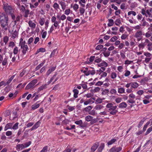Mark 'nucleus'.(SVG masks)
<instances>
[{
	"mask_svg": "<svg viewBox=\"0 0 152 152\" xmlns=\"http://www.w3.org/2000/svg\"><path fill=\"white\" fill-rule=\"evenodd\" d=\"M8 15L5 13H0V24L2 31L5 32L9 28Z\"/></svg>",
	"mask_w": 152,
	"mask_h": 152,
	"instance_id": "f257e3e1",
	"label": "nucleus"
},
{
	"mask_svg": "<svg viewBox=\"0 0 152 152\" xmlns=\"http://www.w3.org/2000/svg\"><path fill=\"white\" fill-rule=\"evenodd\" d=\"M106 107L108 108V111L112 115H115L118 112V110H116L117 106L115 105L113 106V104L111 102L108 103L106 105Z\"/></svg>",
	"mask_w": 152,
	"mask_h": 152,
	"instance_id": "f03ea898",
	"label": "nucleus"
},
{
	"mask_svg": "<svg viewBox=\"0 0 152 152\" xmlns=\"http://www.w3.org/2000/svg\"><path fill=\"white\" fill-rule=\"evenodd\" d=\"M3 9L6 12V14L12 13L14 12L13 9L12 7L7 3L3 4Z\"/></svg>",
	"mask_w": 152,
	"mask_h": 152,
	"instance_id": "7ed1b4c3",
	"label": "nucleus"
},
{
	"mask_svg": "<svg viewBox=\"0 0 152 152\" xmlns=\"http://www.w3.org/2000/svg\"><path fill=\"white\" fill-rule=\"evenodd\" d=\"M142 35H144V33L142 31L140 30H138L135 33L134 37L137 39V41H139L142 39Z\"/></svg>",
	"mask_w": 152,
	"mask_h": 152,
	"instance_id": "20e7f679",
	"label": "nucleus"
},
{
	"mask_svg": "<svg viewBox=\"0 0 152 152\" xmlns=\"http://www.w3.org/2000/svg\"><path fill=\"white\" fill-rule=\"evenodd\" d=\"M37 82V79H35L31 81L25 87V90H28L34 88V85Z\"/></svg>",
	"mask_w": 152,
	"mask_h": 152,
	"instance_id": "39448f33",
	"label": "nucleus"
},
{
	"mask_svg": "<svg viewBox=\"0 0 152 152\" xmlns=\"http://www.w3.org/2000/svg\"><path fill=\"white\" fill-rule=\"evenodd\" d=\"M20 48L22 49V53L23 55H25L26 53L29 50L28 48L27 45L25 44L24 43H23L20 46Z\"/></svg>",
	"mask_w": 152,
	"mask_h": 152,
	"instance_id": "423d86ee",
	"label": "nucleus"
},
{
	"mask_svg": "<svg viewBox=\"0 0 152 152\" xmlns=\"http://www.w3.org/2000/svg\"><path fill=\"white\" fill-rule=\"evenodd\" d=\"M129 100H128V102L130 103L133 104L135 102V99L136 96L133 93L130 94L128 96Z\"/></svg>",
	"mask_w": 152,
	"mask_h": 152,
	"instance_id": "0eeeda50",
	"label": "nucleus"
},
{
	"mask_svg": "<svg viewBox=\"0 0 152 152\" xmlns=\"http://www.w3.org/2000/svg\"><path fill=\"white\" fill-rule=\"evenodd\" d=\"M95 101V98H91L89 99H87L86 101L84 102V104L85 105H87L88 104H91L94 103Z\"/></svg>",
	"mask_w": 152,
	"mask_h": 152,
	"instance_id": "6e6552de",
	"label": "nucleus"
},
{
	"mask_svg": "<svg viewBox=\"0 0 152 152\" xmlns=\"http://www.w3.org/2000/svg\"><path fill=\"white\" fill-rule=\"evenodd\" d=\"M122 148L121 147H116L115 146L113 147L110 150V152H119L121 150Z\"/></svg>",
	"mask_w": 152,
	"mask_h": 152,
	"instance_id": "1a4fd4ad",
	"label": "nucleus"
},
{
	"mask_svg": "<svg viewBox=\"0 0 152 152\" xmlns=\"http://www.w3.org/2000/svg\"><path fill=\"white\" fill-rule=\"evenodd\" d=\"M99 146L98 142H96L94 143L91 148V152H94L98 147Z\"/></svg>",
	"mask_w": 152,
	"mask_h": 152,
	"instance_id": "9d476101",
	"label": "nucleus"
},
{
	"mask_svg": "<svg viewBox=\"0 0 152 152\" xmlns=\"http://www.w3.org/2000/svg\"><path fill=\"white\" fill-rule=\"evenodd\" d=\"M105 146L104 143H101L99 146L96 152H102V150L104 148Z\"/></svg>",
	"mask_w": 152,
	"mask_h": 152,
	"instance_id": "9b49d317",
	"label": "nucleus"
},
{
	"mask_svg": "<svg viewBox=\"0 0 152 152\" xmlns=\"http://www.w3.org/2000/svg\"><path fill=\"white\" fill-rule=\"evenodd\" d=\"M23 144H18L16 147L15 148L16 150L18 151H19L20 150L24 149Z\"/></svg>",
	"mask_w": 152,
	"mask_h": 152,
	"instance_id": "f8f14e48",
	"label": "nucleus"
},
{
	"mask_svg": "<svg viewBox=\"0 0 152 152\" xmlns=\"http://www.w3.org/2000/svg\"><path fill=\"white\" fill-rule=\"evenodd\" d=\"M39 102V101H38L36 103L32 105L31 107V110H34L38 108L39 107L40 105V104L37 103Z\"/></svg>",
	"mask_w": 152,
	"mask_h": 152,
	"instance_id": "ddd939ff",
	"label": "nucleus"
},
{
	"mask_svg": "<svg viewBox=\"0 0 152 152\" xmlns=\"http://www.w3.org/2000/svg\"><path fill=\"white\" fill-rule=\"evenodd\" d=\"M117 140L115 138H112L107 142V145L108 146L112 145L117 141Z\"/></svg>",
	"mask_w": 152,
	"mask_h": 152,
	"instance_id": "4468645a",
	"label": "nucleus"
},
{
	"mask_svg": "<svg viewBox=\"0 0 152 152\" xmlns=\"http://www.w3.org/2000/svg\"><path fill=\"white\" fill-rule=\"evenodd\" d=\"M56 69V66L52 67L49 69L47 72L46 75L48 76L52 72L54 71Z\"/></svg>",
	"mask_w": 152,
	"mask_h": 152,
	"instance_id": "2eb2a0df",
	"label": "nucleus"
},
{
	"mask_svg": "<svg viewBox=\"0 0 152 152\" xmlns=\"http://www.w3.org/2000/svg\"><path fill=\"white\" fill-rule=\"evenodd\" d=\"M118 92L120 94L125 93V88L121 86H118Z\"/></svg>",
	"mask_w": 152,
	"mask_h": 152,
	"instance_id": "dca6fc26",
	"label": "nucleus"
},
{
	"mask_svg": "<svg viewBox=\"0 0 152 152\" xmlns=\"http://www.w3.org/2000/svg\"><path fill=\"white\" fill-rule=\"evenodd\" d=\"M96 73L94 69H92L91 70L89 69L88 72H87V73L86 74V75L88 76L90 75H94Z\"/></svg>",
	"mask_w": 152,
	"mask_h": 152,
	"instance_id": "f3484780",
	"label": "nucleus"
},
{
	"mask_svg": "<svg viewBox=\"0 0 152 152\" xmlns=\"http://www.w3.org/2000/svg\"><path fill=\"white\" fill-rule=\"evenodd\" d=\"M29 10L28 9L26 8V10L22 13L23 14L24 17L27 18L28 16V15L29 14Z\"/></svg>",
	"mask_w": 152,
	"mask_h": 152,
	"instance_id": "a211bd4d",
	"label": "nucleus"
},
{
	"mask_svg": "<svg viewBox=\"0 0 152 152\" xmlns=\"http://www.w3.org/2000/svg\"><path fill=\"white\" fill-rule=\"evenodd\" d=\"M99 67H107L108 66V64L106 62L103 61L100 63L98 64Z\"/></svg>",
	"mask_w": 152,
	"mask_h": 152,
	"instance_id": "6ab92c4d",
	"label": "nucleus"
},
{
	"mask_svg": "<svg viewBox=\"0 0 152 152\" xmlns=\"http://www.w3.org/2000/svg\"><path fill=\"white\" fill-rule=\"evenodd\" d=\"M103 108V106L101 104H97L94 108V109L96 110H99Z\"/></svg>",
	"mask_w": 152,
	"mask_h": 152,
	"instance_id": "aec40b11",
	"label": "nucleus"
},
{
	"mask_svg": "<svg viewBox=\"0 0 152 152\" xmlns=\"http://www.w3.org/2000/svg\"><path fill=\"white\" fill-rule=\"evenodd\" d=\"M127 104L125 102H122L120 103L119 105V107L121 109H124L126 107Z\"/></svg>",
	"mask_w": 152,
	"mask_h": 152,
	"instance_id": "412c9836",
	"label": "nucleus"
},
{
	"mask_svg": "<svg viewBox=\"0 0 152 152\" xmlns=\"http://www.w3.org/2000/svg\"><path fill=\"white\" fill-rule=\"evenodd\" d=\"M138 84L136 82L131 83V88H136L139 86Z\"/></svg>",
	"mask_w": 152,
	"mask_h": 152,
	"instance_id": "4be33fe9",
	"label": "nucleus"
},
{
	"mask_svg": "<svg viewBox=\"0 0 152 152\" xmlns=\"http://www.w3.org/2000/svg\"><path fill=\"white\" fill-rule=\"evenodd\" d=\"M28 24L29 26L32 28H35L36 27V24L35 23H34L33 22V21L31 20H29V21L28 22Z\"/></svg>",
	"mask_w": 152,
	"mask_h": 152,
	"instance_id": "5701e85b",
	"label": "nucleus"
},
{
	"mask_svg": "<svg viewBox=\"0 0 152 152\" xmlns=\"http://www.w3.org/2000/svg\"><path fill=\"white\" fill-rule=\"evenodd\" d=\"M47 88V84L43 85L38 89V92H39L44 89Z\"/></svg>",
	"mask_w": 152,
	"mask_h": 152,
	"instance_id": "b1692460",
	"label": "nucleus"
},
{
	"mask_svg": "<svg viewBox=\"0 0 152 152\" xmlns=\"http://www.w3.org/2000/svg\"><path fill=\"white\" fill-rule=\"evenodd\" d=\"M93 107L91 106H89L85 107L83 109V112H88L90 111L91 110L92 108Z\"/></svg>",
	"mask_w": 152,
	"mask_h": 152,
	"instance_id": "393cba45",
	"label": "nucleus"
},
{
	"mask_svg": "<svg viewBox=\"0 0 152 152\" xmlns=\"http://www.w3.org/2000/svg\"><path fill=\"white\" fill-rule=\"evenodd\" d=\"M58 53V51H57V49H54L51 52L50 55V58L54 57L55 54H57Z\"/></svg>",
	"mask_w": 152,
	"mask_h": 152,
	"instance_id": "a878e982",
	"label": "nucleus"
},
{
	"mask_svg": "<svg viewBox=\"0 0 152 152\" xmlns=\"http://www.w3.org/2000/svg\"><path fill=\"white\" fill-rule=\"evenodd\" d=\"M73 92L74 94V97L75 98H77L78 97V94L79 91L76 89H74L73 90Z\"/></svg>",
	"mask_w": 152,
	"mask_h": 152,
	"instance_id": "bb28decb",
	"label": "nucleus"
},
{
	"mask_svg": "<svg viewBox=\"0 0 152 152\" xmlns=\"http://www.w3.org/2000/svg\"><path fill=\"white\" fill-rule=\"evenodd\" d=\"M19 51L20 50H19L17 46H15L13 50V53L15 55L17 54Z\"/></svg>",
	"mask_w": 152,
	"mask_h": 152,
	"instance_id": "cd10ccee",
	"label": "nucleus"
},
{
	"mask_svg": "<svg viewBox=\"0 0 152 152\" xmlns=\"http://www.w3.org/2000/svg\"><path fill=\"white\" fill-rule=\"evenodd\" d=\"M110 51H108V50L107 51L102 53V54H103L104 56L105 57H108L110 54Z\"/></svg>",
	"mask_w": 152,
	"mask_h": 152,
	"instance_id": "c85d7f7f",
	"label": "nucleus"
},
{
	"mask_svg": "<svg viewBox=\"0 0 152 152\" xmlns=\"http://www.w3.org/2000/svg\"><path fill=\"white\" fill-rule=\"evenodd\" d=\"M93 119V117L90 115H88L85 118V120L87 121H92Z\"/></svg>",
	"mask_w": 152,
	"mask_h": 152,
	"instance_id": "c756f323",
	"label": "nucleus"
},
{
	"mask_svg": "<svg viewBox=\"0 0 152 152\" xmlns=\"http://www.w3.org/2000/svg\"><path fill=\"white\" fill-rule=\"evenodd\" d=\"M31 142L30 141L28 142H26L24 144H23L24 147V149L28 147L31 144Z\"/></svg>",
	"mask_w": 152,
	"mask_h": 152,
	"instance_id": "7c9ffc66",
	"label": "nucleus"
},
{
	"mask_svg": "<svg viewBox=\"0 0 152 152\" xmlns=\"http://www.w3.org/2000/svg\"><path fill=\"white\" fill-rule=\"evenodd\" d=\"M147 49L149 51H151L152 50V42H149L148 44H147Z\"/></svg>",
	"mask_w": 152,
	"mask_h": 152,
	"instance_id": "2f4dec72",
	"label": "nucleus"
},
{
	"mask_svg": "<svg viewBox=\"0 0 152 152\" xmlns=\"http://www.w3.org/2000/svg\"><path fill=\"white\" fill-rule=\"evenodd\" d=\"M39 23L40 25L42 26L44 25L45 22V20L44 18H41L39 20Z\"/></svg>",
	"mask_w": 152,
	"mask_h": 152,
	"instance_id": "473e14b6",
	"label": "nucleus"
},
{
	"mask_svg": "<svg viewBox=\"0 0 152 152\" xmlns=\"http://www.w3.org/2000/svg\"><path fill=\"white\" fill-rule=\"evenodd\" d=\"M109 23L107 24L108 26H112L114 24V20L113 19H110L109 20Z\"/></svg>",
	"mask_w": 152,
	"mask_h": 152,
	"instance_id": "72a5a7b5",
	"label": "nucleus"
},
{
	"mask_svg": "<svg viewBox=\"0 0 152 152\" xmlns=\"http://www.w3.org/2000/svg\"><path fill=\"white\" fill-rule=\"evenodd\" d=\"M45 0H38V2H35L34 4V6H35V8L38 6L39 3H40L41 2L42 3H44L45 1Z\"/></svg>",
	"mask_w": 152,
	"mask_h": 152,
	"instance_id": "f704fd0d",
	"label": "nucleus"
},
{
	"mask_svg": "<svg viewBox=\"0 0 152 152\" xmlns=\"http://www.w3.org/2000/svg\"><path fill=\"white\" fill-rule=\"evenodd\" d=\"M117 74L115 72H112L110 74V77L113 79H114L117 77Z\"/></svg>",
	"mask_w": 152,
	"mask_h": 152,
	"instance_id": "c9c22d12",
	"label": "nucleus"
},
{
	"mask_svg": "<svg viewBox=\"0 0 152 152\" xmlns=\"http://www.w3.org/2000/svg\"><path fill=\"white\" fill-rule=\"evenodd\" d=\"M9 41V37L6 36L4 37L3 38V41L5 43V45H6Z\"/></svg>",
	"mask_w": 152,
	"mask_h": 152,
	"instance_id": "e433bc0d",
	"label": "nucleus"
},
{
	"mask_svg": "<svg viewBox=\"0 0 152 152\" xmlns=\"http://www.w3.org/2000/svg\"><path fill=\"white\" fill-rule=\"evenodd\" d=\"M102 102V99L100 98H98L96 100L95 99V103L96 104H99Z\"/></svg>",
	"mask_w": 152,
	"mask_h": 152,
	"instance_id": "4c0bfd02",
	"label": "nucleus"
},
{
	"mask_svg": "<svg viewBox=\"0 0 152 152\" xmlns=\"http://www.w3.org/2000/svg\"><path fill=\"white\" fill-rule=\"evenodd\" d=\"M102 61V59L98 57H95V60H94V62L96 63H99Z\"/></svg>",
	"mask_w": 152,
	"mask_h": 152,
	"instance_id": "58836bf2",
	"label": "nucleus"
},
{
	"mask_svg": "<svg viewBox=\"0 0 152 152\" xmlns=\"http://www.w3.org/2000/svg\"><path fill=\"white\" fill-rule=\"evenodd\" d=\"M7 60L8 58H5L4 60H3L2 63V65L3 66H5L6 65L7 63Z\"/></svg>",
	"mask_w": 152,
	"mask_h": 152,
	"instance_id": "ea45409f",
	"label": "nucleus"
},
{
	"mask_svg": "<svg viewBox=\"0 0 152 152\" xmlns=\"http://www.w3.org/2000/svg\"><path fill=\"white\" fill-rule=\"evenodd\" d=\"M75 125H71L67 126L66 128V129L68 130H71L75 129Z\"/></svg>",
	"mask_w": 152,
	"mask_h": 152,
	"instance_id": "a19ab883",
	"label": "nucleus"
},
{
	"mask_svg": "<svg viewBox=\"0 0 152 152\" xmlns=\"http://www.w3.org/2000/svg\"><path fill=\"white\" fill-rule=\"evenodd\" d=\"M19 9L22 13L26 10V8L23 5H22L21 7H19Z\"/></svg>",
	"mask_w": 152,
	"mask_h": 152,
	"instance_id": "79ce46f5",
	"label": "nucleus"
},
{
	"mask_svg": "<svg viewBox=\"0 0 152 152\" xmlns=\"http://www.w3.org/2000/svg\"><path fill=\"white\" fill-rule=\"evenodd\" d=\"M53 7L54 9L56 10L59 9V5L57 3H55L53 4Z\"/></svg>",
	"mask_w": 152,
	"mask_h": 152,
	"instance_id": "37998d69",
	"label": "nucleus"
},
{
	"mask_svg": "<svg viewBox=\"0 0 152 152\" xmlns=\"http://www.w3.org/2000/svg\"><path fill=\"white\" fill-rule=\"evenodd\" d=\"M39 124H35L34 125L32 126V127L30 129V130L31 131L33 130H34L37 129L38 127H39Z\"/></svg>",
	"mask_w": 152,
	"mask_h": 152,
	"instance_id": "c03bdc74",
	"label": "nucleus"
},
{
	"mask_svg": "<svg viewBox=\"0 0 152 152\" xmlns=\"http://www.w3.org/2000/svg\"><path fill=\"white\" fill-rule=\"evenodd\" d=\"M14 77V76H12L11 77H10L9 79L7 80L6 83V85H8L11 82L12 80L13 79Z\"/></svg>",
	"mask_w": 152,
	"mask_h": 152,
	"instance_id": "a18cd8bd",
	"label": "nucleus"
},
{
	"mask_svg": "<svg viewBox=\"0 0 152 152\" xmlns=\"http://www.w3.org/2000/svg\"><path fill=\"white\" fill-rule=\"evenodd\" d=\"M48 150V146H46L43 148L42 150L40 152H47Z\"/></svg>",
	"mask_w": 152,
	"mask_h": 152,
	"instance_id": "49530a36",
	"label": "nucleus"
},
{
	"mask_svg": "<svg viewBox=\"0 0 152 152\" xmlns=\"http://www.w3.org/2000/svg\"><path fill=\"white\" fill-rule=\"evenodd\" d=\"M110 93L112 94L115 95L117 93V91L115 89L112 88L110 90Z\"/></svg>",
	"mask_w": 152,
	"mask_h": 152,
	"instance_id": "de8ad7c7",
	"label": "nucleus"
},
{
	"mask_svg": "<svg viewBox=\"0 0 152 152\" xmlns=\"http://www.w3.org/2000/svg\"><path fill=\"white\" fill-rule=\"evenodd\" d=\"M103 46L101 45H97L95 48V49L97 50H99L102 49Z\"/></svg>",
	"mask_w": 152,
	"mask_h": 152,
	"instance_id": "09e8293b",
	"label": "nucleus"
},
{
	"mask_svg": "<svg viewBox=\"0 0 152 152\" xmlns=\"http://www.w3.org/2000/svg\"><path fill=\"white\" fill-rule=\"evenodd\" d=\"M132 14L133 16H135L136 15V13L135 11H130L128 12V15H130Z\"/></svg>",
	"mask_w": 152,
	"mask_h": 152,
	"instance_id": "8fccbe9b",
	"label": "nucleus"
},
{
	"mask_svg": "<svg viewBox=\"0 0 152 152\" xmlns=\"http://www.w3.org/2000/svg\"><path fill=\"white\" fill-rule=\"evenodd\" d=\"M18 32L16 31H15L13 33L12 37L13 39L15 38L18 35Z\"/></svg>",
	"mask_w": 152,
	"mask_h": 152,
	"instance_id": "3c124183",
	"label": "nucleus"
},
{
	"mask_svg": "<svg viewBox=\"0 0 152 152\" xmlns=\"http://www.w3.org/2000/svg\"><path fill=\"white\" fill-rule=\"evenodd\" d=\"M79 11L81 15H83L85 12V9L83 7H80Z\"/></svg>",
	"mask_w": 152,
	"mask_h": 152,
	"instance_id": "603ef678",
	"label": "nucleus"
},
{
	"mask_svg": "<svg viewBox=\"0 0 152 152\" xmlns=\"http://www.w3.org/2000/svg\"><path fill=\"white\" fill-rule=\"evenodd\" d=\"M121 23V20L119 19H117L115 21V24L117 26H119Z\"/></svg>",
	"mask_w": 152,
	"mask_h": 152,
	"instance_id": "864d4df0",
	"label": "nucleus"
},
{
	"mask_svg": "<svg viewBox=\"0 0 152 152\" xmlns=\"http://www.w3.org/2000/svg\"><path fill=\"white\" fill-rule=\"evenodd\" d=\"M109 92V90L108 89H105L102 92V94L103 95H105L107 94Z\"/></svg>",
	"mask_w": 152,
	"mask_h": 152,
	"instance_id": "5fc2aeb1",
	"label": "nucleus"
},
{
	"mask_svg": "<svg viewBox=\"0 0 152 152\" xmlns=\"http://www.w3.org/2000/svg\"><path fill=\"white\" fill-rule=\"evenodd\" d=\"M150 41L148 39H145V42L144 43L142 42L141 43L144 45V47H145V46L147 45V44H148L150 42Z\"/></svg>",
	"mask_w": 152,
	"mask_h": 152,
	"instance_id": "6e6d98bb",
	"label": "nucleus"
},
{
	"mask_svg": "<svg viewBox=\"0 0 152 152\" xmlns=\"http://www.w3.org/2000/svg\"><path fill=\"white\" fill-rule=\"evenodd\" d=\"M152 35V33L148 31L145 34V36L146 38H148L150 37Z\"/></svg>",
	"mask_w": 152,
	"mask_h": 152,
	"instance_id": "4d7b16f0",
	"label": "nucleus"
},
{
	"mask_svg": "<svg viewBox=\"0 0 152 152\" xmlns=\"http://www.w3.org/2000/svg\"><path fill=\"white\" fill-rule=\"evenodd\" d=\"M95 110H95L94 109L93 110L90 111V112L89 113V114L93 115H95L96 114Z\"/></svg>",
	"mask_w": 152,
	"mask_h": 152,
	"instance_id": "13d9d810",
	"label": "nucleus"
},
{
	"mask_svg": "<svg viewBox=\"0 0 152 152\" xmlns=\"http://www.w3.org/2000/svg\"><path fill=\"white\" fill-rule=\"evenodd\" d=\"M142 21L143 22L142 26H148L149 25L148 23L146 21L144 20V19H142Z\"/></svg>",
	"mask_w": 152,
	"mask_h": 152,
	"instance_id": "bf43d9fd",
	"label": "nucleus"
},
{
	"mask_svg": "<svg viewBox=\"0 0 152 152\" xmlns=\"http://www.w3.org/2000/svg\"><path fill=\"white\" fill-rule=\"evenodd\" d=\"M149 144H151V145H152V141L150 140L147 141L146 142L144 145L143 146L145 147L147 146Z\"/></svg>",
	"mask_w": 152,
	"mask_h": 152,
	"instance_id": "052dcab7",
	"label": "nucleus"
},
{
	"mask_svg": "<svg viewBox=\"0 0 152 152\" xmlns=\"http://www.w3.org/2000/svg\"><path fill=\"white\" fill-rule=\"evenodd\" d=\"M70 12V9H67L64 12V14L66 15H68Z\"/></svg>",
	"mask_w": 152,
	"mask_h": 152,
	"instance_id": "680f3d73",
	"label": "nucleus"
},
{
	"mask_svg": "<svg viewBox=\"0 0 152 152\" xmlns=\"http://www.w3.org/2000/svg\"><path fill=\"white\" fill-rule=\"evenodd\" d=\"M95 56H90L89 59V61L91 62H93L94 60H95Z\"/></svg>",
	"mask_w": 152,
	"mask_h": 152,
	"instance_id": "e2e57ef3",
	"label": "nucleus"
},
{
	"mask_svg": "<svg viewBox=\"0 0 152 152\" xmlns=\"http://www.w3.org/2000/svg\"><path fill=\"white\" fill-rule=\"evenodd\" d=\"M15 44L13 42H10L9 44V46L11 48H13L15 46Z\"/></svg>",
	"mask_w": 152,
	"mask_h": 152,
	"instance_id": "0e129e2a",
	"label": "nucleus"
},
{
	"mask_svg": "<svg viewBox=\"0 0 152 152\" xmlns=\"http://www.w3.org/2000/svg\"><path fill=\"white\" fill-rule=\"evenodd\" d=\"M152 131V126L150 127L147 130L145 133V135H147L149 133Z\"/></svg>",
	"mask_w": 152,
	"mask_h": 152,
	"instance_id": "69168bd1",
	"label": "nucleus"
},
{
	"mask_svg": "<svg viewBox=\"0 0 152 152\" xmlns=\"http://www.w3.org/2000/svg\"><path fill=\"white\" fill-rule=\"evenodd\" d=\"M138 47H139V50H140L141 49H143L145 48L144 46V45H142V44L141 43H140L138 45Z\"/></svg>",
	"mask_w": 152,
	"mask_h": 152,
	"instance_id": "338daca9",
	"label": "nucleus"
},
{
	"mask_svg": "<svg viewBox=\"0 0 152 152\" xmlns=\"http://www.w3.org/2000/svg\"><path fill=\"white\" fill-rule=\"evenodd\" d=\"M147 16L149 18H152V9L150 10L149 13L148 14V15H147Z\"/></svg>",
	"mask_w": 152,
	"mask_h": 152,
	"instance_id": "774afa93",
	"label": "nucleus"
}]
</instances>
